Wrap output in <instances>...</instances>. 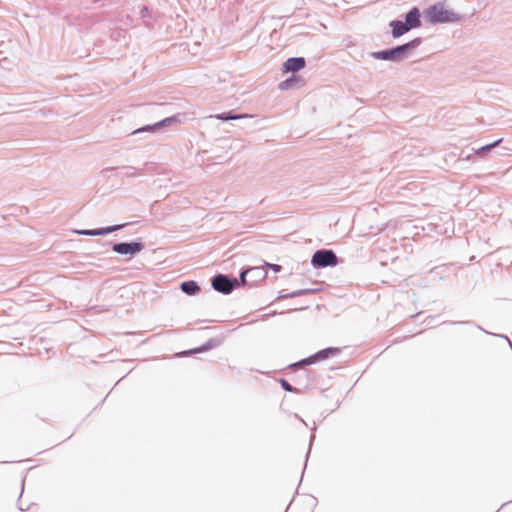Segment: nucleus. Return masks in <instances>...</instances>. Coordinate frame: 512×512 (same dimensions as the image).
<instances>
[{
    "instance_id": "f257e3e1",
    "label": "nucleus",
    "mask_w": 512,
    "mask_h": 512,
    "mask_svg": "<svg viewBox=\"0 0 512 512\" xmlns=\"http://www.w3.org/2000/svg\"><path fill=\"white\" fill-rule=\"evenodd\" d=\"M422 43V38L417 37L411 41L380 51L370 52L369 56L382 61L401 62L409 57L412 50L419 47Z\"/></svg>"
},
{
    "instance_id": "f03ea898",
    "label": "nucleus",
    "mask_w": 512,
    "mask_h": 512,
    "mask_svg": "<svg viewBox=\"0 0 512 512\" xmlns=\"http://www.w3.org/2000/svg\"><path fill=\"white\" fill-rule=\"evenodd\" d=\"M423 15L425 21L430 24L454 23L462 19V15L447 9L444 2H437L427 7Z\"/></svg>"
},
{
    "instance_id": "7ed1b4c3",
    "label": "nucleus",
    "mask_w": 512,
    "mask_h": 512,
    "mask_svg": "<svg viewBox=\"0 0 512 512\" xmlns=\"http://www.w3.org/2000/svg\"><path fill=\"white\" fill-rule=\"evenodd\" d=\"M211 286L218 293L229 295L238 288L237 278L218 273L211 278Z\"/></svg>"
},
{
    "instance_id": "20e7f679",
    "label": "nucleus",
    "mask_w": 512,
    "mask_h": 512,
    "mask_svg": "<svg viewBox=\"0 0 512 512\" xmlns=\"http://www.w3.org/2000/svg\"><path fill=\"white\" fill-rule=\"evenodd\" d=\"M340 351H341L340 348L328 347V348H325V349H322V350L316 352L315 354H313L307 358H304L300 361L290 364L289 367L291 369L302 368L304 366L314 364L318 361H322V360H326L330 357H334V356L338 355L340 353Z\"/></svg>"
},
{
    "instance_id": "39448f33",
    "label": "nucleus",
    "mask_w": 512,
    "mask_h": 512,
    "mask_svg": "<svg viewBox=\"0 0 512 512\" xmlns=\"http://www.w3.org/2000/svg\"><path fill=\"white\" fill-rule=\"evenodd\" d=\"M338 257L333 250L319 249L311 259V264L314 268L334 267L338 264Z\"/></svg>"
},
{
    "instance_id": "423d86ee",
    "label": "nucleus",
    "mask_w": 512,
    "mask_h": 512,
    "mask_svg": "<svg viewBox=\"0 0 512 512\" xmlns=\"http://www.w3.org/2000/svg\"><path fill=\"white\" fill-rule=\"evenodd\" d=\"M144 249L142 241L119 242L112 246V250L120 255H128L133 257Z\"/></svg>"
},
{
    "instance_id": "0eeeda50",
    "label": "nucleus",
    "mask_w": 512,
    "mask_h": 512,
    "mask_svg": "<svg viewBox=\"0 0 512 512\" xmlns=\"http://www.w3.org/2000/svg\"><path fill=\"white\" fill-rule=\"evenodd\" d=\"M180 122V116L174 115L167 118H164L154 124L145 125L143 127H140L133 131L132 134H138L143 132H151V133H157L161 128L168 127L174 124H177Z\"/></svg>"
},
{
    "instance_id": "6e6552de",
    "label": "nucleus",
    "mask_w": 512,
    "mask_h": 512,
    "mask_svg": "<svg viewBox=\"0 0 512 512\" xmlns=\"http://www.w3.org/2000/svg\"><path fill=\"white\" fill-rule=\"evenodd\" d=\"M128 224H117L113 226H107V227H101V228H95V229H84V230H77L76 233L83 236H104L108 235L110 233L119 231L126 227Z\"/></svg>"
},
{
    "instance_id": "1a4fd4ad",
    "label": "nucleus",
    "mask_w": 512,
    "mask_h": 512,
    "mask_svg": "<svg viewBox=\"0 0 512 512\" xmlns=\"http://www.w3.org/2000/svg\"><path fill=\"white\" fill-rule=\"evenodd\" d=\"M405 24L409 27L410 30L421 27V13L418 7L411 8L405 14Z\"/></svg>"
},
{
    "instance_id": "9d476101",
    "label": "nucleus",
    "mask_w": 512,
    "mask_h": 512,
    "mask_svg": "<svg viewBox=\"0 0 512 512\" xmlns=\"http://www.w3.org/2000/svg\"><path fill=\"white\" fill-rule=\"evenodd\" d=\"M306 65L305 58L303 57H291L283 63L284 72L296 73L303 69Z\"/></svg>"
},
{
    "instance_id": "9b49d317",
    "label": "nucleus",
    "mask_w": 512,
    "mask_h": 512,
    "mask_svg": "<svg viewBox=\"0 0 512 512\" xmlns=\"http://www.w3.org/2000/svg\"><path fill=\"white\" fill-rule=\"evenodd\" d=\"M389 26L391 27V35L394 39H397L410 31L405 22L398 19L392 20L389 23Z\"/></svg>"
},
{
    "instance_id": "f8f14e48",
    "label": "nucleus",
    "mask_w": 512,
    "mask_h": 512,
    "mask_svg": "<svg viewBox=\"0 0 512 512\" xmlns=\"http://www.w3.org/2000/svg\"><path fill=\"white\" fill-rule=\"evenodd\" d=\"M180 289L183 293L189 296H194L200 291V286L196 281L188 280L180 284Z\"/></svg>"
},
{
    "instance_id": "ddd939ff",
    "label": "nucleus",
    "mask_w": 512,
    "mask_h": 512,
    "mask_svg": "<svg viewBox=\"0 0 512 512\" xmlns=\"http://www.w3.org/2000/svg\"><path fill=\"white\" fill-rule=\"evenodd\" d=\"M318 291H319V289H299V290H295L290 293H286L284 290H282V291H280L278 298L279 299L295 298V297H299V296H303V295L314 294Z\"/></svg>"
},
{
    "instance_id": "4468645a",
    "label": "nucleus",
    "mask_w": 512,
    "mask_h": 512,
    "mask_svg": "<svg viewBox=\"0 0 512 512\" xmlns=\"http://www.w3.org/2000/svg\"><path fill=\"white\" fill-rule=\"evenodd\" d=\"M216 119L221 121L238 120L242 118H248V114H236L233 111L223 112L214 116Z\"/></svg>"
},
{
    "instance_id": "2eb2a0df",
    "label": "nucleus",
    "mask_w": 512,
    "mask_h": 512,
    "mask_svg": "<svg viewBox=\"0 0 512 512\" xmlns=\"http://www.w3.org/2000/svg\"><path fill=\"white\" fill-rule=\"evenodd\" d=\"M214 347V340L209 339L206 343H204L202 346L194 348L190 351L184 352V354H195V353H201L210 350Z\"/></svg>"
},
{
    "instance_id": "dca6fc26",
    "label": "nucleus",
    "mask_w": 512,
    "mask_h": 512,
    "mask_svg": "<svg viewBox=\"0 0 512 512\" xmlns=\"http://www.w3.org/2000/svg\"><path fill=\"white\" fill-rule=\"evenodd\" d=\"M249 273L251 277L254 278V281H257L258 279H264L266 277V271L261 267H252L249 268Z\"/></svg>"
},
{
    "instance_id": "f3484780",
    "label": "nucleus",
    "mask_w": 512,
    "mask_h": 512,
    "mask_svg": "<svg viewBox=\"0 0 512 512\" xmlns=\"http://www.w3.org/2000/svg\"><path fill=\"white\" fill-rule=\"evenodd\" d=\"M501 142H502V139H498V140L494 141L493 143L484 145L476 150V154H479V155L484 154V153L492 150L496 146H498Z\"/></svg>"
},
{
    "instance_id": "a211bd4d",
    "label": "nucleus",
    "mask_w": 512,
    "mask_h": 512,
    "mask_svg": "<svg viewBox=\"0 0 512 512\" xmlns=\"http://www.w3.org/2000/svg\"><path fill=\"white\" fill-rule=\"evenodd\" d=\"M123 168L126 170V176H128V177L142 175L143 171H144V169H137V168L132 167V166H125Z\"/></svg>"
},
{
    "instance_id": "6ab92c4d",
    "label": "nucleus",
    "mask_w": 512,
    "mask_h": 512,
    "mask_svg": "<svg viewBox=\"0 0 512 512\" xmlns=\"http://www.w3.org/2000/svg\"><path fill=\"white\" fill-rule=\"evenodd\" d=\"M249 271H250L249 269H243V270L240 272V274H239V278H237L238 287H240V286H244V285H247V284H248V281H247V279H246V276H247L248 274H250V273H249Z\"/></svg>"
},
{
    "instance_id": "aec40b11",
    "label": "nucleus",
    "mask_w": 512,
    "mask_h": 512,
    "mask_svg": "<svg viewBox=\"0 0 512 512\" xmlns=\"http://www.w3.org/2000/svg\"><path fill=\"white\" fill-rule=\"evenodd\" d=\"M294 82H295V76L289 77L279 84V88L281 90L289 89L293 86Z\"/></svg>"
},
{
    "instance_id": "412c9836",
    "label": "nucleus",
    "mask_w": 512,
    "mask_h": 512,
    "mask_svg": "<svg viewBox=\"0 0 512 512\" xmlns=\"http://www.w3.org/2000/svg\"><path fill=\"white\" fill-rule=\"evenodd\" d=\"M279 382H280V385L283 388V390H285L286 392H296L297 391V389L295 387H293L287 380L280 379Z\"/></svg>"
},
{
    "instance_id": "4be33fe9",
    "label": "nucleus",
    "mask_w": 512,
    "mask_h": 512,
    "mask_svg": "<svg viewBox=\"0 0 512 512\" xmlns=\"http://www.w3.org/2000/svg\"><path fill=\"white\" fill-rule=\"evenodd\" d=\"M139 14L142 19L148 18L150 17V10L147 6L144 5L141 7Z\"/></svg>"
},
{
    "instance_id": "5701e85b",
    "label": "nucleus",
    "mask_w": 512,
    "mask_h": 512,
    "mask_svg": "<svg viewBox=\"0 0 512 512\" xmlns=\"http://www.w3.org/2000/svg\"><path fill=\"white\" fill-rule=\"evenodd\" d=\"M269 266L274 272H279L282 269V267L278 264H270Z\"/></svg>"
},
{
    "instance_id": "b1692460",
    "label": "nucleus",
    "mask_w": 512,
    "mask_h": 512,
    "mask_svg": "<svg viewBox=\"0 0 512 512\" xmlns=\"http://www.w3.org/2000/svg\"><path fill=\"white\" fill-rule=\"evenodd\" d=\"M449 324L455 325V324H471L470 321H452L449 322Z\"/></svg>"
},
{
    "instance_id": "393cba45",
    "label": "nucleus",
    "mask_w": 512,
    "mask_h": 512,
    "mask_svg": "<svg viewBox=\"0 0 512 512\" xmlns=\"http://www.w3.org/2000/svg\"><path fill=\"white\" fill-rule=\"evenodd\" d=\"M495 335L498 336V337L506 339L507 342L509 343V345L512 347V343H511L510 339L507 336L502 335V334H495Z\"/></svg>"
},
{
    "instance_id": "a878e982",
    "label": "nucleus",
    "mask_w": 512,
    "mask_h": 512,
    "mask_svg": "<svg viewBox=\"0 0 512 512\" xmlns=\"http://www.w3.org/2000/svg\"><path fill=\"white\" fill-rule=\"evenodd\" d=\"M18 506H19V510H21V511H25L28 509V507H23L20 502L18 503Z\"/></svg>"
},
{
    "instance_id": "bb28decb",
    "label": "nucleus",
    "mask_w": 512,
    "mask_h": 512,
    "mask_svg": "<svg viewBox=\"0 0 512 512\" xmlns=\"http://www.w3.org/2000/svg\"><path fill=\"white\" fill-rule=\"evenodd\" d=\"M314 439H315V435H314V434H312V435L310 436V446L312 445V442H313V440H314ZM310 449H311V447L309 448V450H310Z\"/></svg>"
},
{
    "instance_id": "cd10ccee",
    "label": "nucleus",
    "mask_w": 512,
    "mask_h": 512,
    "mask_svg": "<svg viewBox=\"0 0 512 512\" xmlns=\"http://www.w3.org/2000/svg\"><path fill=\"white\" fill-rule=\"evenodd\" d=\"M479 330H482L484 331L485 333H488L487 331H485L482 327H479Z\"/></svg>"
}]
</instances>
